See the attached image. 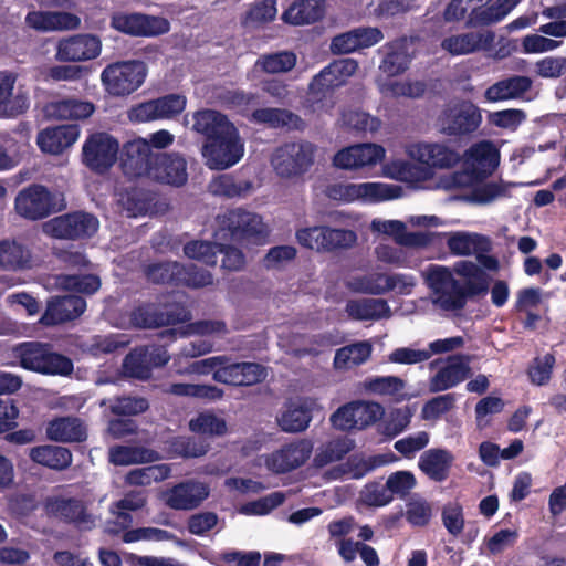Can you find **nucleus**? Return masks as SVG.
<instances>
[{
  "label": "nucleus",
  "instance_id": "nucleus-1",
  "mask_svg": "<svg viewBox=\"0 0 566 566\" xmlns=\"http://www.w3.org/2000/svg\"><path fill=\"white\" fill-rule=\"evenodd\" d=\"M424 277L432 304L446 312L462 310L469 298L486 294L490 286L488 273L472 261H458L452 269L431 264Z\"/></svg>",
  "mask_w": 566,
  "mask_h": 566
},
{
  "label": "nucleus",
  "instance_id": "nucleus-2",
  "mask_svg": "<svg viewBox=\"0 0 566 566\" xmlns=\"http://www.w3.org/2000/svg\"><path fill=\"white\" fill-rule=\"evenodd\" d=\"M463 169L439 180V187L446 190L468 188L491 175L500 164V150L490 140L470 146L462 156Z\"/></svg>",
  "mask_w": 566,
  "mask_h": 566
},
{
  "label": "nucleus",
  "instance_id": "nucleus-3",
  "mask_svg": "<svg viewBox=\"0 0 566 566\" xmlns=\"http://www.w3.org/2000/svg\"><path fill=\"white\" fill-rule=\"evenodd\" d=\"M358 69L353 59L337 60L324 67L310 84L311 107L314 113H328L335 105L333 90L344 85Z\"/></svg>",
  "mask_w": 566,
  "mask_h": 566
},
{
  "label": "nucleus",
  "instance_id": "nucleus-4",
  "mask_svg": "<svg viewBox=\"0 0 566 566\" xmlns=\"http://www.w3.org/2000/svg\"><path fill=\"white\" fill-rule=\"evenodd\" d=\"M269 234V228L262 217L250 211L235 209L218 217L216 239H228L239 243H261Z\"/></svg>",
  "mask_w": 566,
  "mask_h": 566
},
{
  "label": "nucleus",
  "instance_id": "nucleus-5",
  "mask_svg": "<svg viewBox=\"0 0 566 566\" xmlns=\"http://www.w3.org/2000/svg\"><path fill=\"white\" fill-rule=\"evenodd\" d=\"M402 188L398 185L381 181L337 182L327 187L328 198L346 203L361 202L376 205L398 199L402 196Z\"/></svg>",
  "mask_w": 566,
  "mask_h": 566
},
{
  "label": "nucleus",
  "instance_id": "nucleus-6",
  "mask_svg": "<svg viewBox=\"0 0 566 566\" xmlns=\"http://www.w3.org/2000/svg\"><path fill=\"white\" fill-rule=\"evenodd\" d=\"M147 75L146 65L140 61H120L108 64L101 73V83L107 94L127 96L137 91Z\"/></svg>",
  "mask_w": 566,
  "mask_h": 566
},
{
  "label": "nucleus",
  "instance_id": "nucleus-7",
  "mask_svg": "<svg viewBox=\"0 0 566 566\" xmlns=\"http://www.w3.org/2000/svg\"><path fill=\"white\" fill-rule=\"evenodd\" d=\"M15 355L24 369L46 375H69L73 370L72 361L51 350L46 344L29 342L15 348Z\"/></svg>",
  "mask_w": 566,
  "mask_h": 566
},
{
  "label": "nucleus",
  "instance_id": "nucleus-8",
  "mask_svg": "<svg viewBox=\"0 0 566 566\" xmlns=\"http://www.w3.org/2000/svg\"><path fill=\"white\" fill-rule=\"evenodd\" d=\"M14 208L19 216L29 220H39L65 208L61 192L50 191L42 185H31L15 197Z\"/></svg>",
  "mask_w": 566,
  "mask_h": 566
},
{
  "label": "nucleus",
  "instance_id": "nucleus-9",
  "mask_svg": "<svg viewBox=\"0 0 566 566\" xmlns=\"http://www.w3.org/2000/svg\"><path fill=\"white\" fill-rule=\"evenodd\" d=\"M385 415L384 407L376 401L355 400L337 408L329 417L332 426L340 431L365 430Z\"/></svg>",
  "mask_w": 566,
  "mask_h": 566
},
{
  "label": "nucleus",
  "instance_id": "nucleus-10",
  "mask_svg": "<svg viewBox=\"0 0 566 566\" xmlns=\"http://www.w3.org/2000/svg\"><path fill=\"white\" fill-rule=\"evenodd\" d=\"M244 155V143L234 127L219 137L207 139L202 156L210 169L224 170L238 164Z\"/></svg>",
  "mask_w": 566,
  "mask_h": 566
},
{
  "label": "nucleus",
  "instance_id": "nucleus-11",
  "mask_svg": "<svg viewBox=\"0 0 566 566\" xmlns=\"http://www.w3.org/2000/svg\"><path fill=\"white\" fill-rule=\"evenodd\" d=\"M314 154L315 147L311 143H287L274 150L271 165L280 177H297L313 165Z\"/></svg>",
  "mask_w": 566,
  "mask_h": 566
},
{
  "label": "nucleus",
  "instance_id": "nucleus-12",
  "mask_svg": "<svg viewBox=\"0 0 566 566\" xmlns=\"http://www.w3.org/2000/svg\"><path fill=\"white\" fill-rule=\"evenodd\" d=\"M109 24L114 30L135 38H157L170 31L168 19L142 12H114Z\"/></svg>",
  "mask_w": 566,
  "mask_h": 566
},
{
  "label": "nucleus",
  "instance_id": "nucleus-13",
  "mask_svg": "<svg viewBox=\"0 0 566 566\" xmlns=\"http://www.w3.org/2000/svg\"><path fill=\"white\" fill-rule=\"evenodd\" d=\"M297 242L317 252L346 249L355 244L357 235L352 230L334 229L325 226H314L296 231Z\"/></svg>",
  "mask_w": 566,
  "mask_h": 566
},
{
  "label": "nucleus",
  "instance_id": "nucleus-14",
  "mask_svg": "<svg viewBox=\"0 0 566 566\" xmlns=\"http://www.w3.org/2000/svg\"><path fill=\"white\" fill-rule=\"evenodd\" d=\"M407 156L422 165V169L447 170L458 165L460 154L446 143L417 142L406 146ZM431 176V174H429Z\"/></svg>",
  "mask_w": 566,
  "mask_h": 566
},
{
  "label": "nucleus",
  "instance_id": "nucleus-15",
  "mask_svg": "<svg viewBox=\"0 0 566 566\" xmlns=\"http://www.w3.org/2000/svg\"><path fill=\"white\" fill-rule=\"evenodd\" d=\"M482 123L478 106L469 101L448 105L438 118L440 130L448 136H462L475 132Z\"/></svg>",
  "mask_w": 566,
  "mask_h": 566
},
{
  "label": "nucleus",
  "instance_id": "nucleus-16",
  "mask_svg": "<svg viewBox=\"0 0 566 566\" xmlns=\"http://www.w3.org/2000/svg\"><path fill=\"white\" fill-rule=\"evenodd\" d=\"M118 142L107 133L90 135L82 147V161L93 171L104 172L117 160Z\"/></svg>",
  "mask_w": 566,
  "mask_h": 566
},
{
  "label": "nucleus",
  "instance_id": "nucleus-17",
  "mask_svg": "<svg viewBox=\"0 0 566 566\" xmlns=\"http://www.w3.org/2000/svg\"><path fill=\"white\" fill-rule=\"evenodd\" d=\"M386 157V149L375 143H363L345 147L337 151L333 158L335 167L349 170L359 171L365 169H373L378 164H381Z\"/></svg>",
  "mask_w": 566,
  "mask_h": 566
},
{
  "label": "nucleus",
  "instance_id": "nucleus-18",
  "mask_svg": "<svg viewBox=\"0 0 566 566\" xmlns=\"http://www.w3.org/2000/svg\"><path fill=\"white\" fill-rule=\"evenodd\" d=\"M370 231L391 238L396 244L411 249H424L431 245L437 233L430 231L407 230V223L400 220L375 218L370 222Z\"/></svg>",
  "mask_w": 566,
  "mask_h": 566
},
{
  "label": "nucleus",
  "instance_id": "nucleus-19",
  "mask_svg": "<svg viewBox=\"0 0 566 566\" xmlns=\"http://www.w3.org/2000/svg\"><path fill=\"white\" fill-rule=\"evenodd\" d=\"M98 220L85 212H75L53 218L43 223V232L60 239L90 237L98 229Z\"/></svg>",
  "mask_w": 566,
  "mask_h": 566
},
{
  "label": "nucleus",
  "instance_id": "nucleus-20",
  "mask_svg": "<svg viewBox=\"0 0 566 566\" xmlns=\"http://www.w3.org/2000/svg\"><path fill=\"white\" fill-rule=\"evenodd\" d=\"M312 451L313 443L310 440H296L263 455L264 465L273 473H286L303 465Z\"/></svg>",
  "mask_w": 566,
  "mask_h": 566
},
{
  "label": "nucleus",
  "instance_id": "nucleus-21",
  "mask_svg": "<svg viewBox=\"0 0 566 566\" xmlns=\"http://www.w3.org/2000/svg\"><path fill=\"white\" fill-rule=\"evenodd\" d=\"M102 41L93 34H76L62 39L56 46L55 57L62 62H85L99 56Z\"/></svg>",
  "mask_w": 566,
  "mask_h": 566
},
{
  "label": "nucleus",
  "instance_id": "nucleus-22",
  "mask_svg": "<svg viewBox=\"0 0 566 566\" xmlns=\"http://www.w3.org/2000/svg\"><path fill=\"white\" fill-rule=\"evenodd\" d=\"M209 484L198 480H187L165 492L164 501L170 509L179 511L195 510L208 499Z\"/></svg>",
  "mask_w": 566,
  "mask_h": 566
},
{
  "label": "nucleus",
  "instance_id": "nucleus-23",
  "mask_svg": "<svg viewBox=\"0 0 566 566\" xmlns=\"http://www.w3.org/2000/svg\"><path fill=\"white\" fill-rule=\"evenodd\" d=\"M17 74L10 71H0V116L15 117L28 111L30 99L28 93L15 86Z\"/></svg>",
  "mask_w": 566,
  "mask_h": 566
},
{
  "label": "nucleus",
  "instance_id": "nucleus-24",
  "mask_svg": "<svg viewBox=\"0 0 566 566\" xmlns=\"http://www.w3.org/2000/svg\"><path fill=\"white\" fill-rule=\"evenodd\" d=\"M495 34L490 30L470 31L444 38L441 48L451 55H468L491 49Z\"/></svg>",
  "mask_w": 566,
  "mask_h": 566
},
{
  "label": "nucleus",
  "instance_id": "nucleus-25",
  "mask_svg": "<svg viewBox=\"0 0 566 566\" xmlns=\"http://www.w3.org/2000/svg\"><path fill=\"white\" fill-rule=\"evenodd\" d=\"M266 377L263 366L256 363H230L222 364L221 368L216 370L213 379L218 382L232 386H252L261 382Z\"/></svg>",
  "mask_w": 566,
  "mask_h": 566
},
{
  "label": "nucleus",
  "instance_id": "nucleus-26",
  "mask_svg": "<svg viewBox=\"0 0 566 566\" xmlns=\"http://www.w3.org/2000/svg\"><path fill=\"white\" fill-rule=\"evenodd\" d=\"M123 169L126 175L149 177L150 168L154 163L150 145L147 139L135 138L124 145Z\"/></svg>",
  "mask_w": 566,
  "mask_h": 566
},
{
  "label": "nucleus",
  "instance_id": "nucleus-27",
  "mask_svg": "<svg viewBox=\"0 0 566 566\" xmlns=\"http://www.w3.org/2000/svg\"><path fill=\"white\" fill-rule=\"evenodd\" d=\"M470 373V357L467 355L450 356L446 365L431 377L429 389L431 392L444 391L463 381Z\"/></svg>",
  "mask_w": 566,
  "mask_h": 566
},
{
  "label": "nucleus",
  "instance_id": "nucleus-28",
  "mask_svg": "<svg viewBox=\"0 0 566 566\" xmlns=\"http://www.w3.org/2000/svg\"><path fill=\"white\" fill-rule=\"evenodd\" d=\"M149 177L167 185L181 186L188 178L186 160L175 154L156 155Z\"/></svg>",
  "mask_w": 566,
  "mask_h": 566
},
{
  "label": "nucleus",
  "instance_id": "nucleus-29",
  "mask_svg": "<svg viewBox=\"0 0 566 566\" xmlns=\"http://www.w3.org/2000/svg\"><path fill=\"white\" fill-rule=\"evenodd\" d=\"M85 308L86 302L80 296L54 297L48 302L40 323L49 326L72 321L82 315Z\"/></svg>",
  "mask_w": 566,
  "mask_h": 566
},
{
  "label": "nucleus",
  "instance_id": "nucleus-30",
  "mask_svg": "<svg viewBox=\"0 0 566 566\" xmlns=\"http://www.w3.org/2000/svg\"><path fill=\"white\" fill-rule=\"evenodd\" d=\"M80 137L77 125H61L41 130L36 144L43 153L57 155L71 147Z\"/></svg>",
  "mask_w": 566,
  "mask_h": 566
},
{
  "label": "nucleus",
  "instance_id": "nucleus-31",
  "mask_svg": "<svg viewBox=\"0 0 566 566\" xmlns=\"http://www.w3.org/2000/svg\"><path fill=\"white\" fill-rule=\"evenodd\" d=\"M46 510L50 514L75 523L81 528H91L94 518L87 513L83 502L70 497H52L46 502Z\"/></svg>",
  "mask_w": 566,
  "mask_h": 566
},
{
  "label": "nucleus",
  "instance_id": "nucleus-32",
  "mask_svg": "<svg viewBox=\"0 0 566 566\" xmlns=\"http://www.w3.org/2000/svg\"><path fill=\"white\" fill-rule=\"evenodd\" d=\"M442 235L447 239L448 249L454 255L468 256L491 250V240L476 232L453 231L442 233Z\"/></svg>",
  "mask_w": 566,
  "mask_h": 566
},
{
  "label": "nucleus",
  "instance_id": "nucleus-33",
  "mask_svg": "<svg viewBox=\"0 0 566 566\" xmlns=\"http://www.w3.org/2000/svg\"><path fill=\"white\" fill-rule=\"evenodd\" d=\"M345 312L354 321H380L392 315L388 302L384 298H354L346 303Z\"/></svg>",
  "mask_w": 566,
  "mask_h": 566
},
{
  "label": "nucleus",
  "instance_id": "nucleus-34",
  "mask_svg": "<svg viewBox=\"0 0 566 566\" xmlns=\"http://www.w3.org/2000/svg\"><path fill=\"white\" fill-rule=\"evenodd\" d=\"M29 27L39 31H63L78 28L81 20L69 12L32 11L25 17Z\"/></svg>",
  "mask_w": 566,
  "mask_h": 566
},
{
  "label": "nucleus",
  "instance_id": "nucleus-35",
  "mask_svg": "<svg viewBox=\"0 0 566 566\" xmlns=\"http://www.w3.org/2000/svg\"><path fill=\"white\" fill-rule=\"evenodd\" d=\"M33 266L31 251L15 240L0 241V270L19 272L30 270Z\"/></svg>",
  "mask_w": 566,
  "mask_h": 566
},
{
  "label": "nucleus",
  "instance_id": "nucleus-36",
  "mask_svg": "<svg viewBox=\"0 0 566 566\" xmlns=\"http://www.w3.org/2000/svg\"><path fill=\"white\" fill-rule=\"evenodd\" d=\"M315 401L304 399L286 406L277 419L279 426L285 432H301L307 429L312 420Z\"/></svg>",
  "mask_w": 566,
  "mask_h": 566
},
{
  "label": "nucleus",
  "instance_id": "nucleus-37",
  "mask_svg": "<svg viewBox=\"0 0 566 566\" xmlns=\"http://www.w3.org/2000/svg\"><path fill=\"white\" fill-rule=\"evenodd\" d=\"M191 128L202 134L207 139L219 137L226 130H230L235 126L221 113L213 109H202L191 115Z\"/></svg>",
  "mask_w": 566,
  "mask_h": 566
},
{
  "label": "nucleus",
  "instance_id": "nucleus-38",
  "mask_svg": "<svg viewBox=\"0 0 566 566\" xmlns=\"http://www.w3.org/2000/svg\"><path fill=\"white\" fill-rule=\"evenodd\" d=\"M453 460L446 449H429L420 455L418 465L431 480L441 482L448 478Z\"/></svg>",
  "mask_w": 566,
  "mask_h": 566
},
{
  "label": "nucleus",
  "instance_id": "nucleus-39",
  "mask_svg": "<svg viewBox=\"0 0 566 566\" xmlns=\"http://www.w3.org/2000/svg\"><path fill=\"white\" fill-rule=\"evenodd\" d=\"M409 46L410 43L407 39L387 44L386 55L379 65L380 71L390 77L407 71L412 59Z\"/></svg>",
  "mask_w": 566,
  "mask_h": 566
},
{
  "label": "nucleus",
  "instance_id": "nucleus-40",
  "mask_svg": "<svg viewBox=\"0 0 566 566\" xmlns=\"http://www.w3.org/2000/svg\"><path fill=\"white\" fill-rule=\"evenodd\" d=\"M325 11L324 0H300L284 13L283 20L293 25L311 24L318 21Z\"/></svg>",
  "mask_w": 566,
  "mask_h": 566
},
{
  "label": "nucleus",
  "instance_id": "nucleus-41",
  "mask_svg": "<svg viewBox=\"0 0 566 566\" xmlns=\"http://www.w3.org/2000/svg\"><path fill=\"white\" fill-rule=\"evenodd\" d=\"M381 171L382 176L387 178L411 185H416L430 178L428 170L401 158L385 163L381 167Z\"/></svg>",
  "mask_w": 566,
  "mask_h": 566
},
{
  "label": "nucleus",
  "instance_id": "nucleus-42",
  "mask_svg": "<svg viewBox=\"0 0 566 566\" xmlns=\"http://www.w3.org/2000/svg\"><path fill=\"white\" fill-rule=\"evenodd\" d=\"M532 86V80L527 76H512L491 85L485 91L489 102H500L521 97Z\"/></svg>",
  "mask_w": 566,
  "mask_h": 566
},
{
  "label": "nucleus",
  "instance_id": "nucleus-43",
  "mask_svg": "<svg viewBox=\"0 0 566 566\" xmlns=\"http://www.w3.org/2000/svg\"><path fill=\"white\" fill-rule=\"evenodd\" d=\"M48 116L56 119H84L94 113L90 102L67 98L49 103L45 107Z\"/></svg>",
  "mask_w": 566,
  "mask_h": 566
},
{
  "label": "nucleus",
  "instance_id": "nucleus-44",
  "mask_svg": "<svg viewBox=\"0 0 566 566\" xmlns=\"http://www.w3.org/2000/svg\"><path fill=\"white\" fill-rule=\"evenodd\" d=\"M49 439L62 442L83 441L86 439V428L77 418H59L51 421L46 428Z\"/></svg>",
  "mask_w": 566,
  "mask_h": 566
},
{
  "label": "nucleus",
  "instance_id": "nucleus-45",
  "mask_svg": "<svg viewBox=\"0 0 566 566\" xmlns=\"http://www.w3.org/2000/svg\"><path fill=\"white\" fill-rule=\"evenodd\" d=\"M377 467L371 458L353 455L344 463H340L326 472L329 480L361 479Z\"/></svg>",
  "mask_w": 566,
  "mask_h": 566
},
{
  "label": "nucleus",
  "instance_id": "nucleus-46",
  "mask_svg": "<svg viewBox=\"0 0 566 566\" xmlns=\"http://www.w3.org/2000/svg\"><path fill=\"white\" fill-rule=\"evenodd\" d=\"M344 286L355 294L384 295V272L349 273L344 277Z\"/></svg>",
  "mask_w": 566,
  "mask_h": 566
},
{
  "label": "nucleus",
  "instance_id": "nucleus-47",
  "mask_svg": "<svg viewBox=\"0 0 566 566\" xmlns=\"http://www.w3.org/2000/svg\"><path fill=\"white\" fill-rule=\"evenodd\" d=\"M354 449V441L347 437L333 439L316 449L313 464L324 468L333 462L340 461Z\"/></svg>",
  "mask_w": 566,
  "mask_h": 566
},
{
  "label": "nucleus",
  "instance_id": "nucleus-48",
  "mask_svg": "<svg viewBox=\"0 0 566 566\" xmlns=\"http://www.w3.org/2000/svg\"><path fill=\"white\" fill-rule=\"evenodd\" d=\"M30 457L34 462L54 470L66 469L72 462V454L70 450L59 446H41L32 448Z\"/></svg>",
  "mask_w": 566,
  "mask_h": 566
},
{
  "label": "nucleus",
  "instance_id": "nucleus-49",
  "mask_svg": "<svg viewBox=\"0 0 566 566\" xmlns=\"http://www.w3.org/2000/svg\"><path fill=\"white\" fill-rule=\"evenodd\" d=\"M373 346L363 340L339 348L334 357V366L337 369H349L364 364L371 355Z\"/></svg>",
  "mask_w": 566,
  "mask_h": 566
},
{
  "label": "nucleus",
  "instance_id": "nucleus-50",
  "mask_svg": "<svg viewBox=\"0 0 566 566\" xmlns=\"http://www.w3.org/2000/svg\"><path fill=\"white\" fill-rule=\"evenodd\" d=\"M186 318V313H179L176 315L170 311H157L151 306L140 307L133 314L134 323L146 328L170 325L179 321H185Z\"/></svg>",
  "mask_w": 566,
  "mask_h": 566
},
{
  "label": "nucleus",
  "instance_id": "nucleus-51",
  "mask_svg": "<svg viewBox=\"0 0 566 566\" xmlns=\"http://www.w3.org/2000/svg\"><path fill=\"white\" fill-rule=\"evenodd\" d=\"M108 460L114 465H132L156 460V452L132 446H115L108 451Z\"/></svg>",
  "mask_w": 566,
  "mask_h": 566
},
{
  "label": "nucleus",
  "instance_id": "nucleus-52",
  "mask_svg": "<svg viewBox=\"0 0 566 566\" xmlns=\"http://www.w3.org/2000/svg\"><path fill=\"white\" fill-rule=\"evenodd\" d=\"M361 387L368 394L396 397L397 400H400L405 381L397 376H376L365 379Z\"/></svg>",
  "mask_w": 566,
  "mask_h": 566
},
{
  "label": "nucleus",
  "instance_id": "nucleus-53",
  "mask_svg": "<svg viewBox=\"0 0 566 566\" xmlns=\"http://www.w3.org/2000/svg\"><path fill=\"white\" fill-rule=\"evenodd\" d=\"M380 93L389 97L418 98L426 91V84L421 81H377Z\"/></svg>",
  "mask_w": 566,
  "mask_h": 566
},
{
  "label": "nucleus",
  "instance_id": "nucleus-54",
  "mask_svg": "<svg viewBox=\"0 0 566 566\" xmlns=\"http://www.w3.org/2000/svg\"><path fill=\"white\" fill-rule=\"evenodd\" d=\"M146 504V496L143 492H129L122 500L114 503L111 512L116 515V522L120 528H127L133 518L127 511H137Z\"/></svg>",
  "mask_w": 566,
  "mask_h": 566
},
{
  "label": "nucleus",
  "instance_id": "nucleus-55",
  "mask_svg": "<svg viewBox=\"0 0 566 566\" xmlns=\"http://www.w3.org/2000/svg\"><path fill=\"white\" fill-rule=\"evenodd\" d=\"M169 474L170 469L166 464L149 465L129 471L125 481L129 485H149L167 479Z\"/></svg>",
  "mask_w": 566,
  "mask_h": 566
},
{
  "label": "nucleus",
  "instance_id": "nucleus-56",
  "mask_svg": "<svg viewBox=\"0 0 566 566\" xmlns=\"http://www.w3.org/2000/svg\"><path fill=\"white\" fill-rule=\"evenodd\" d=\"M56 286L85 294L95 293L101 287V280L94 274L69 275L62 274L56 277Z\"/></svg>",
  "mask_w": 566,
  "mask_h": 566
},
{
  "label": "nucleus",
  "instance_id": "nucleus-57",
  "mask_svg": "<svg viewBox=\"0 0 566 566\" xmlns=\"http://www.w3.org/2000/svg\"><path fill=\"white\" fill-rule=\"evenodd\" d=\"M511 185L504 184L503 181H490L484 184H478V181L471 186V200L479 205H489L497 199L504 198L509 193Z\"/></svg>",
  "mask_w": 566,
  "mask_h": 566
},
{
  "label": "nucleus",
  "instance_id": "nucleus-58",
  "mask_svg": "<svg viewBox=\"0 0 566 566\" xmlns=\"http://www.w3.org/2000/svg\"><path fill=\"white\" fill-rule=\"evenodd\" d=\"M192 432L203 436H223L227 432V423L223 418L211 412H202L189 422Z\"/></svg>",
  "mask_w": 566,
  "mask_h": 566
},
{
  "label": "nucleus",
  "instance_id": "nucleus-59",
  "mask_svg": "<svg viewBox=\"0 0 566 566\" xmlns=\"http://www.w3.org/2000/svg\"><path fill=\"white\" fill-rule=\"evenodd\" d=\"M168 391L176 396L193 397L206 400H219L223 396V390L210 385L199 384H174Z\"/></svg>",
  "mask_w": 566,
  "mask_h": 566
},
{
  "label": "nucleus",
  "instance_id": "nucleus-60",
  "mask_svg": "<svg viewBox=\"0 0 566 566\" xmlns=\"http://www.w3.org/2000/svg\"><path fill=\"white\" fill-rule=\"evenodd\" d=\"M296 64V55L290 51L262 55L256 61V66L266 73L289 72Z\"/></svg>",
  "mask_w": 566,
  "mask_h": 566
},
{
  "label": "nucleus",
  "instance_id": "nucleus-61",
  "mask_svg": "<svg viewBox=\"0 0 566 566\" xmlns=\"http://www.w3.org/2000/svg\"><path fill=\"white\" fill-rule=\"evenodd\" d=\"M413 417V410L408 407L392 409L382 423V433L394 438L405 431Z\"/></svg>",
  "mask_w": 566,
  "mask_h": 566
},
{
  "label": "nucleus",
  "instance_id": "nucleus-62",
  "mask_svg": "<svg viewBox=\"0 0 566 566\" xmlns=\"http://www.w3.org/2000/svg\"><path fill=\"white\" fill-rule=\"evenodd\" d=\"M124 373L125 375L138 378L147 379L150 377L151 367L146 357V349L143 347L134 349L124 360Z\"/></svg>",
  "mask_w": 566,
  "mask_h": 566
},
{
  "label": "nucleus",
  "instance_id": "nucleus-63",
  "mask_svg": "<svg viewBox=\"0 0 566 566\" xmlns=\"http://www.w3.org/2000/svg\"><path fill=\"white\" fill-rule=\"evenodd\" d=\"M405 516L412 526H426L432 516L431 504L422 497L412 496L406 504Z\"/></svg>",
  "mask_w": 566,
  "mask_h": 566
},
{
  "label": "nucleus",
  "instance_id": "nucleus-64",
  "mask_svg": "<svg viewBox=\"0 0 566 566\" xmlns=\"http://www.w3.org/2000/svg\"><path fill=\"white\" fill-rule=\"evenodd\" d=\"M251 120L271 127L290 126L293 124L294 115L280 108H260L251 114Z\"/></svg>",
  "mask_w": 566,
  "mask_h": 566
}]
</instances>
